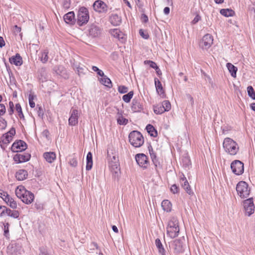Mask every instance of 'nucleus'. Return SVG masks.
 Wrapping results in <instances>:
<instances>
[{
    "mask_svg": "<svg viewBox=\"0 0 255 255\" xmlns=\"http://www.w3.org/2000/svg\"><path fill=\"white\" fill-rule=\"evenodd\" d=\"M163 12L165 14L168 15L170 12V8L169 7H165L163 9Z\"/></svg>",
    "mask_w": 255,
    "mask_h": 255,
    "instance_id": "nucleus-62",
    "label": "nucleus"
},
{
    "mask_svg": "<svg viewBox=\"0 0 255 255\" xmlns=\"http://www.w3.org/2000/svg\"><path fill=\"white\" fill-rule=\"evenodd\" d=\"M146 129L148 133L153 137H156L157 135V132L155 128L151 125H147Z\"/></svg>",
    "mask_w": 255,
    "mask_h": 255,
    "instance_id": "nucleus-36",
    "label": "nucleus"
},
{
    "mask_svg": "<svg viewBox=\"0 0 255 255\" xmlns=\"http://www.w3.org/2000/svg\"><path fill=\"white\" fill-rule=\"evenodd\" d=\"M154 83L156 88V90L158 95L162 98L165 97V94L163 89L162 84L160 81L157 78H154Z\"/></svg>",
    "mask_w": 255,
    "mask_h": 255,
    "instance_id": "nucleus-19",
    "label": "nucleus"
},
{
    "mask_svg": "<svg viewBox=\"0 0 255 255\" xmlns=\"http://www.w3.org/2000/svg\"><path fill=\"white\" fill-rule=\"evenodd\" d=\"M75 14L73 11H70L64 16V20L67 23H72L74 21Z\"/></svg>",
    "mask_w": 255,
    "mask_h": 255,
    "instance_id": "nucleus-29",
    "label": "nucleus"
},
{
    "mask_svg": "<svg viewBox=\"0 0 255 255\" xmlns=\"http://www.w3.org/2000/svg\"><path fill=\"white\" fill-rule=\"evenodd\" d=\"M28 173L26 170L20 169L15 174L16 178L19 181H22L27 178Z\"/></svg>",
    "mask_w": 255,
    "mask_h": 255,
    "instance_id": "nucleus-24",
    "label": "nucleus"
},
{
    "mask_svg": "<svg viewBox=\"0 0 255 255\" xmlns=\"http://www.w3.org/2000/svg\"><path fill=\"white\" fill-rule=\"evenodd\" d=\"M180 182L181 186L189 195H192L193 194L186 178L183 174H182L180 177Z\"/></svg>",
    "mask_w": 255,
    "mask_h": 255,
    "instance_id": "nucleus-15",
    "label": "nucleus"
},
{
    "mask_svg": "<svg viewBox=\"0 0 255 255\" xmlns=\"http://www.w3.org/2000/svg\"><path fill=\"white\" fill-rule=\"evenodd\" d=\"M167 234L171 238L173 239L178 236L179 227L178 221L175 217H172L168 222L166 228Z\"/></svg>",
    "mask_w": 255,
    "mask_h": 255,
    "instance_id": "nucleus-2",
    "label": "nucleus"
},
{
    "mask_svg": "<svg viewBox=\"0 0 255 255\" xmlns=\"http://www.w3.org/2000/svg\"><path fill=\"white\" fill-rule=\"evenodd\" d=\"M89 20V13L88 9L85 7L79 8L77 14V24L82 26L86 24Z\"/></svg>",
    "mask_w": 255,
    "mask_h": 255,
    "instance_id": "nucleus-4",
    "label": "nucleus"
},
{
    "mask_svg": "<svg viewBox=\"0 0 255 255\" xmlns=\"http://www.w3.org/2000/svg\"><path fill=\"white\" fill-rule=\"evenodd\" d=\"M220 13L226 17L232 16L234 15L235 12L232 9L226 8L221 9L220 10Z\"/></svg>",
    "mask_w": 255,
    "mask_h": 255,
    "instance_id": "nucleus-35",
    "label": "nucleus"
},
{
    "mask_svg": "<svg viewBox=\"0 0 255 255\" xmlns=\"http://www.w3.org/2000/svg\"><path fill=\"white\" fill-rule=\"evenodd\" d=\"M94 10L98 12H106L108 10V6L102 0H97L93 4Z\"/></svg>",
    "mask_w": 255,
    "mask_h": 255,
    "instance_id": "nucleus-11",
    "label": "nucleus"
},
{
    "mask_svg": "<svg viewBox=\"0 0 255 255\" xmlns=\"http://www.w3.org/2000/svg\"><path fill=\"white\" fill-rule=\"evenodd\" d=\"M161 207L164 211L169 212L171 211L172 204L169 200H164L161 203Z\"/></svg>",
    "mask_w": 255,
    "mask_h": 255,
    "instance_id": "nucleus-31",
    "label": "nucleus"
},
{
    "mask_svg": "<svg viewBox=\"0 0 255 255\" xmlns=\"http://www.w3.org/2000/svg\"><path fill=\"white\" fill-rule=\"evenodd\" d=\"M6 121L2 118L0 117V129H4L6 127Z\"/></svg>",
    "mask_w": 255,
    "mask_h": 255,
    "instance_id": "nucleus-46",
    "label": "nucleus"
},
{
    "mask_svg": "<svg viewBox=\"0 0 255 255\" xmlns=\"http://www.w3.org/2000/svg\"><path fill=\"white\" fill-rule=\"evenodd\" d=\"M69 164L73 167H76L77 165V161L74 158H72L69 161Z\"/></svg>",
    "mask_w": 255,
    "mask_h": 255,
    "instance_id": "nucleus-53",
    "label": "nucleus"
},
{
    "mask_svg": "<svg viewBox=\"0 0 255 255\" xmlns=\"http://www.w3.org/2000/svg\"><path fill=\"white\" fill-rule=\"evenodd\" d=\"M38 77L39 79L42 82H44L47 80L48 79V75L47 73V70L45 68L42 67L38 70Z\"/></svg>",
    "mask_w": 255,
    "mask_h": 255,
    "instance_id": "nucleus-23",
    "label": "nucleus"
},
{
    "mask_svg": "<svg viewBox=\"0 0 255 255\" xmlns=\"http://www.w3.org/2000/svg\"><path fill=\"white\" fill-rule=\"evenodd\" d=\"M7 193L6 192H3L2 190L0 189V197H4L5 195Z\"/></svg>",
    "mask_w": 255,
    "mask_h": 255,
    "instance_id": "nucleus-64",
    "label": "nucleus"
},
{
    "mask_svg": "<svg viewBox=\"0 0 255 255\" xmlns=\"http://www.w3.org/2000/svg\"><path fill=\"white\" fill-rule=\"evenodd\" d=\"M110 20L112 24L114 26L119 25L122 22V19L118 14H115L111 16Z\"/></svg>",
    "mask_w": 255,
    "mask_h": 255,
    "instance_id": "nucleus-26",
    "label": "nucleus"
},
{
    "mask_svg": "<svg viewBox=\"0 0 255 255\" xmlns=\"http://www.w3.org/2000/svg\"><path fill=\"white\" fill-rule=\"evenodd\" d=\"M37 113H38V115L39 117H42L43 114H44V113H43V109L41 107H38V110L37 111Z\"/></svg>",
    "mask_w": 255,
    "mask_h": 255,
    "instance_id": "nucleus-58",
    "label": "nucleus"
},
{
    "mask_svg": "<svg viewBox=\"0 0 255 255\" xmlns=\"http://www.w3.org/2000/svg\"><path fill=\"white\" fill-rule=\"evenodd\" d=\"M118 91L121 94L126 93L128 91V88L125 86H120L118 87Z\"/></svg>",
    "mask_w": 255,
    "mask_h": 255,
    "instance_id": "nucleus-47",
    "label": "nucleus"
},
{
    "mask_svg": "<svg viewBox=\"0 0 255 255\" xmlns=\"http://www.w3.org/2000/svg\"><path fill=\"white\" fill-rule=\"evenodd\" d=\"M139 33L143 38L147 39L148 38V35L144 33V31L142 29H140Z\"/></svg>",
    "mask_w": 255,
    "mask_h": 255,
    "instance_id": "nucleus-55",
    "label": "nucleus"
},
{
    "mask_svg": "<svg viewBox=\"0 0 255 255\" xmlns=\"http://www.w3.org/2000/svg\"><path fill=\"white\" fill-rule=\"evenodd\" d=\"M238 194L242 198H247L250 195V190L248 184L245 181L239 182L236 186Z\"/></svg>",
    "mask_w": 255,
    "mask_h": 255,
    "instance_id": "nucleus-5",
    "label": "nucleus"
},
{
    "mask_svg": "<svg viewBox=\"0 0 255 255\" xmlns=\"http://www.w3.org/2000/svg\"><path fill=\"white\" fill-rule=\"evenodd\" d=\"M133 96V92L130 91L127 94L124 95L123 96V100L126 103H129L130 101V100L132 98Z\"/></svg>",
    "mask_w": 255,
    "mask_h": 255,
    "instance_id": "nucleus-41",
    "label": "nucleus"
},
{
    "mask_svg": "<svg viewBox=\"0 0 255 255\" xmlns=\"http://www.w3.org/2000/svg\"><path fill=\"white\" fill-rule=\"evenodd\" d=\"M148 62L150 64V67L155 69H158V66L156 64L152 61H148Z\"/></svg>",
    "mask_w": 255,
    "mask_h": 255,
    "instance_id": "nucleus-56",
    "label": "nucleus"
},
{
    "mask_svg": "<svg viewBox=\"0 0 255 255\" xmlns=\"http://www.w3.org/2000/svg\"><path fill=\"white\" fill-rule=\"evenodd\" d=\"M141 19H142V21L144 23L147 22L148 20L147 16L146 15H145V14H142Z\"/></svg>",
    "mask_w": 255,
    "mask_h": 255,
    "instance_id": "nucleus-60",
    "label": "nucleus"
},
{
    "mask_svg": "<svg viewBox=\"0 0 255 255\" xmlns=\"http://www.w3.org/2000/svg\"><path fill=\"white\" fill-rule=\"evenodd\" d=\"M43 157L49 163L53 162L56 159V154L54 152H47L43 153Z\"/></svg>",
    "mask_w": 255,
    "mask_h": 255,
    "instance_id": "nucleus-25",
    "label": "nucleus"
},
{
    "mask_svg": "<svg viewBox=\"0 0 255 255\" xmlns=\"http://www.w3.org/2000/svg\"><path fill=\"white\" fill-rule=\"evenodd\" d=\"M162 105L165 109V111H169L171 109V104L169 101H164L162 103Z\"/></svg>",
    "mask_w": 255,
    "mask_h": 255,
    "instance_id": "nucleus-43",
    "label": "nucleus"
},
{
    "mask_svg": "<svg viewBox=\"0 0 255 255\" xmlns=\"http://www.w3.org/2000/svg\"><path fill=\"white\" fill-rule=\"evenodd\" d=\"M110 33L114 37L118 39L122 42L126 41L125 34L120 29L117 28L112 29L110 30Z\"/></svg>",
    "mask_w": 255,
    "mask_h": 255,
    "instance_id": "nucleus-14",
    "label": "nucleus"
},
{
    "mask_svg": "<svg viewBox=\"0 0 255 255\" xmlns=\"http://www.w3.org/2000/svg\"><path fill=\"white\" fill-rule=\"evenodd\" d=\"M109 167L113 174L116 177L119 175L120 172V164L119 162H109Z\"/></svg>",
    "mask_w": 255,
    "mask_h": 255,
    "instance_id": "nucleus-18",
    "label": "nucleus"
},
{
    "mask_svg": "<svg viewBox=\"0 0 255 255\" xmlns=\"http://www.w3.org/2000/svg\"><path fill=\"white\" fill-rule=\"evenodd\" d=\"M15 134V128H12L8 132L3 136L2 142L4 144L9 143L12 139L13 136Z\"/></svg>",
    "mask_w": 255,
    "mask_h": 255,
    "instance_id": "nucleus-17",
    "label": "nucleus"
},
{
    "mask_svg": "<svg viewBox=\"0 0 255 255\" xmlns=\"http://www.w3.org/2000/svg\"><path fill=\"white\" fill-rule=\"evenodd\" d=\"M128 138L130 143L135 147H139L144 143V138L142 135L137 130L130 132Z\"/></svg>",
    "mask_w": 255,
    "mask_h": 255,
    "instance_id": "nucleus-3",
    "label": "nucleus"
},
{
    "mask_svg": "<svg viewBox=\"0 0 255 255\" xmlns=\"http://www.w3.org/2000/svg\"><path fill=\"white\" fill-rule=\"evenodd\" d=\"M101 82L108 87L111 88L112 86L111 80L106 76L101 78Z\"/></svg>",
    "mask_w": 255,
    "mask_h": 255,
    "instance_id": "nucleus-40",
    "label": "nucleus"
},
{
    "mask_svg": "<svg viewBox=\"0 0 255 255\" xmlns=\"http://www.w3.org/2000/svg\"><path fill=\"white\" fill-rule=\"evenodd\" d=\"M155 244L160 255H166V252L159 239L155 240Z\"/></svg>",
    "mask_w": 255,
    "mask_h": 255,
    "instance_id": "nucleus-28",
    "label": "nucleus"
},
{
    "mask_svg": "<svg viewBox=\"0 0 255 255\" xmlns=\"http://www.w3.org/2000/svg\"><path fill=\"white\" fill-rule=\"evenodd\" d=\"M9 109L8 110V112L9 115H11L13 112V103L12 102L10 101L9 103Z\"/></svg>",
    "mask_w": 255,
    "mask_h": 255,
    "instance_id": "nucleus-54",
    "label": "nucleus"
},
{
    "mask_svg": "<svg viewBox=\"0 0 255 255\" xmlns=\"http://www.w3.org/2000/svg\"><path fill=\"white\" fill-rule=\"evenodd\" d=\"M27 148L26 143L23 140L15 141L12 145L11 149L12 152H18L25 150Z\"/></svg>",
    "mask_w": 255,
    "mask_h": 255,
    "instance_id": "nucleus-9",
    "label": "nucleus"
},
{
    "mask_svg": "<svg viewBox=\"0 0 255 255\" xmlns=\"http://www.w3.org/2000/svg\"><path fill=\"white\" fill-rule=\"evenodd\" d=\"M6 215L13 218H18L19 216V213L16 210H11L7 208L6 211Z\"/></svg>",
    "mask_w": 255,
    "mask_h": 255,
    "instance_id": "nucleus-37",
    "label": "nucleus"
},
{
    "mask_svg": "<svg viewBox=\"0 0 255 255\" xmlns=\"http://www.w3.org/2000/svg\"><path fill=\"white\" fill-rule=\"evenodd\" d=\"M9 61L11 64L17 66L21 65L23 62L22 58L19 54H16L15 56L9 58Z\"/></svg>",
    "mask_w": 255,
    "mask_h": 255,
    "instance_id": "nucleus-20",
    "label": "nucleus"
},
{
    "mask_svg": "<svg viewBox=\"0 0 255 255\" xmlns=\"http://www.w3.org/2000/svg\"><path fill=\"white\" fill-rule=\"evenodd\" d=\"M88 31L90 36L92 37H96L101 34V29L95 24H92L90 26Z\"/></svg>",
    "mask_w": 255,
    "mask_h": 255,
    "instance_id": "nucleus-16",
    "label": "nucleus"
},
{
    "mask_svg": "<svg viewBox=\"0 0 255 255\" xmlns=\"http://www.w3.org/2000/svg\"><path fill=\"white\" fill-rule=\"evenodd\" d=\"M243 206L246 215L251 216L254 213L255 205L253 198L245 200L243 202Z\"/></svg>",
    "mask_w": 255,
    "mask_h": 255,
    "instance_id": "nucleus-7",
    "label": "nucleus"
},
{
    "mask_svg": "<svg viewBox=\"0 0 255 255\" xmlns=\"http://www.w3.org/2000/svg\"><path fill=\"white\" fill-rule=\"evenodd\" d=\"M137 163L143 168H146L148 165V157L143 153H138L135 155Z\"/></svg>",
    "mask_w": 255,
    "mask_h": 255,
    "instance_id": "nucleus-10",
    "label": "nucleus"
},
{
    "mask_svg": "<svg viewBox=\"0 0 255 255\" xmlns=\"http://www.w3.org/2000/svg\"><path fill=\"white\" fill-rule=\"evenodd\" d=\"M248 95L253 99L255 100V91L252 86H250L247 88Z\"/></svg>",
    "mask_w": 255,
    "mask_h": 255,
    "instance_id": "nucleus-42",
    "label": "nucleus"
},
{
    "mask_svg": "<svg viewBox=\"0 0 255 255\" xmlns=\"http://www.w3.org/2000/svg\"><path fill=\"white\" fill-rule=\"evenodd\" d=\"M7 208L4 206H0V216H3L6 213Z\"/></svg>",
    "mask_w": 255,
    "mask_h": 255,
    "instance_id": "nucleus-49",
    "label": "nucleus"
},
{
    "mask_svg": "<svg viewBox=\"0 0 255 255\" xmlns=\"http://www.w3.org/2000/svg\"><path fill=\"white\" fill-rule=\"evenodd\" d=\"M231 168L232 172L238 175L242 174L244 171V163L238 160H236L232 162Z\"/></svg>",
    "mask_w": 255,
    "mask_h": 255,
    "instance_id": "nucleus-8",
    "label": "nucleus"
},
{
    "mask_svg": "<svg viewBox=\"0 0 255 255\" xmlns=\"http://www.w3.org/2000/svg\"><path fill=\"white\" fill-rule=\"evenodd\" d=\"M63 6L66 8H68L70 6V0H64Z\"/></svg>",
    "mask_w": 255,
    "mask_h": 255,
    "instance_id": "nucleus-59",
    "label": "nucleus"
},
{
    "mask_svg": "<svg viewBox=\"0 0 255 255\" xmlns=\"http://www.w3.org/2000/svg\"><path fill=\"white\" fill-rule=\"evenodd\" d=\"M29 104L31 108H33L35 107V103L33 101V98L31 95L29 96Z\"/></svg>",
    "mask_w": 255,
    "mask_h": 255,
    "instance_id": "nucleus-52",
    "label": "nucleus"
},
{
    "mask_svg": "<svg viewBox=\"0 0 255 255\" xmlns=\"http://www.w3.org/2000/svg\"><path fill=\"white\" fill-rule=\"evenodd\" d=\"M2 199L12 209H16L17 208L16 202L6 194L4 197H2Z\"/></svg>",
    "mask_w": 255,
    "mask_h": 255,
    "instance_id": "nucleus-22",
    "label": "nucleus"
},
{
    "mask_svg": "<svg viewBox=\"0 0 255 255\" xmlns=\"http://www.w3.org/2000/svg\"><path fill=\"white\" fill-rule=\"evenodd\" d=\"M87 164H86V170H90L91 169L93 166V160H92V154L91 152H89L87 155L86 157Z\"/></svg>",
    "mask_w": 255,
    "mask_h": 255,
    "instance_id": "nucleus-33",
    "label": "nucleus"
},
{
    "mask_svg": "<svg viewBox=\"0 0 255 255\" xmlns=\"http://www.w3.org/2000/svg\"><path fill=\"white\" fill-rule=\"evenodd\" d=\"M16 196L20 199L21 197H23L24 193H28V191L25 189L23 186H18L15 191Z\"/></svg>",
    "mask_w": 255,
    "mask_h": 255,
    "instance_id": "nucleus-27",
    "label": "nucleus"
},
{
    "mask_svg": "<svg viewBox=\"0 0 255 255\" xmlns=\"http://www.w3.org/2000/svg\"><path fill=\"white\" fill-rule=\"evenodd\" d=\"M117 122L120 125H126L128 123V119L125 118L123 115L122 112L120 111L119 110H118L117 113Z\"/></svg>",
    "mask_w": 255,
    "mask_h": 255,
    "instance_id": "nucleus-30",
    "label": "nucleus"
},
{
    "mask_svg": "<svg viewBox=\"0 0 255 255\" xmlns=\"http://www.w3.org/2000/svg\"><path fill=\"white\" fill-rule=\"evenodd\" d=\"M223 146L225 151L231 155H236L239 150L238 143L229 137L224 139Z\"/></svg>",
    "mask_w": 255,
    "mask_h": 255,
    "instance_id": "nucleus-1",
    "label": "nucleus"
},
{
    "mask_svg": "<svg viewBox=\"0 0 255 255\" xmlns=\"http://www.w3.org/2000/svg\"><path fill=\"white\" fill-rule=\"evenodd\" d=\"M48 51L47 50H44L42 52H41L39 58L40 61L43 63H45L48 61Z\"/></svg>",
    "mask_w": 255,
    "mask_h": 255,
    "instance_id": "nucleus-38",
    "label": "nucleus"
},
{
    "mask_svg": "<svg viewBox=\"0 0 255 255\" xmlns=\"http://www.w3.org/2000/svg\"><path fill=\"white\" fill-rule=\"evenodd\" d=\"M149 152L151 157V158L156 167L158 166H159V163L157 159L156 158V156L155 152L153 151L152 147L150 148H149Z\"/></svg>",
    "mask_w": 255,
    "mask_h": 255,
    "instance_id": "nucleus-34",
    "label": "nucleus"
},
{
    "mask_svg": "<svg viewBox=\"0 0 255 255\" xmlns=\"http://www.w3.org/2000/svg\"><path fill=\"white\" fill-rule=\"evenodd\" d=\"M213 43V36L210 34H205L199 43V46L202 49L207 50Z\"/></svg>",
    "mask_w": 255,
    "mask_h": 255,
    "instance_id": "nucleus-6",
    "label": "nucleus"
},
{
    "mask_svg": "<svg viewBox=\"0 0 255 255\" xmlns=\"http://www.w3.org/2000/svg\"><path fill=\"white\" fill-rule=\"evenodd\" d=\"M153 111L156 114H161L165 112V110L163 107L162 104L154 106L153 108Z\"/></svg>",
    "mask_w": 255,
    "mask_h": 255,
    "instance_id": "nucleus-39",
    "label": "nucleus"
},
{
    "mask_svg": "<svg viewBox=\"0 0 255 255\" xmlns=\"http://www.w3.org/2000/svg\"><path fill=\"white\" fill-rule=\"evenodd\" d=\"M5 45V41L2 37L0 36V47L2 48Z\"/></svg>",
    "mask_w": 255,
    "mask_h": 255,
    "instance_id": "nucleus-61",
    "label": "nucleus"
},
{
    "mask_svg": "<svg viewBox=\"0 0 255 255\" xmlns=\"http://www.w3.org/2000/svg\"><path fill=\"white\" fill-rule=\"evenodd\" d=\"M39 255H48L47 253L44 250L42 249H40V253Z\"/></svg>",
    "mask_w": 255,
    "mask_h": 255,
    "instance_id": "nucleus-63",
    "label": "nucleus"
},
{
    "mask_svg": "<svg viewBox=\"0 0 255 255\" xmlns=\"http://www.w3.org/2000/svg\"><path fill=\"white\" fill-rule=\"evenodd\" d=\"M28 193H24L23 197H21V201L26 204H29L32 203L34 200V194L31 192L28 191Z\"/></svg>",
    "mask_w": 255,
    "mask_h": 255,
    "instance_id": "nucleus-21",
    "label": "nucleus"
},
{
    "mask_svg": "<svg viewBox=\"0 0 255 255\" xmlns=\"http://www.w3.org/2000/svg\"><path fill=\"white\" fill-rule=\"evenodd\" d=\"M108 156H109V162H119V159L117 155L116 154H114L112 156H111L108 152Z\"/></svg>",
    "mask_w": 255,
    "mask_h": 255,
    "instance_id": "nucleus-45",
    "label": "nucleus"
},
{
    "mask_svg": "<svg viewBox=\"0 0 255 255\" xmlns=\"http://www.w3.org/2000/svg\"><path fill=\"white\" fill-rule=\"evenodd\" d=\"M70 115L68 120L69 125L71 126H75L78 124V121L79 113L78 110L72 109L70 111Z\"/></svg>",
    "mask_w": 255,
    "mask_h": 255,
    "instance_id": "nucleus-13",
    "label": "nucleus"
},
{
    "mask_svg": "<svg viewBox=\"0 0 255 255\" xmlns=\"http://www.w3.org/2000/svg\"><path fill=\"white\" fill-rule=\"evenodd\" d=\"M179 188L176 184L172 185L170 188V191L173 194L178 193L179 192Z\"/></svg>",
    "mask_w": 255,
    "mask_h": 255,
    "instance_id": "nucleus-48",
    "label": "nucleus"
},
{
    "mask_svg": "<svg viewBox=\"0 0 255 255\" xmlns=\"http://www.w3.org/2000/svg\"><path fill=\"white\" fill-rule=\"evenodd\" d=\"M9 224L8 223H5L3 224L4 235L6 237H7L9 236Z\"/></svg>",
    "mask_w": 255,
    "mask_h": 255,
    "instance_id": "nucleus-44",
    "label": "nucleus"
},
{
    "mask_svg": "<svg viewBox=\"0 0 255 255\" xmlns=\"http://www.w3.org/2000/svg\"><path fill=\"white\" fill-rule=\"evenodd\" d=\"M15 109L17 112L19 114L21 113L22 112V109L21 108V106L19 104H16L15 105Z\"/></svg>",
    "mask_w": 255,
    "mask_h": 255,
    "instance_id": "nucleus-57",
    "label": "nucleus"
},
{
    "mask_svg": "<svg viewBox=\"0 0 255 255\" xmlns=\"http://www.w3.org/2000/svg\"><path fill=\"white\" fill-rule=\"evenodd\" d=\"M226 66L228 70L231 73V76L234 78H236L237 71L238 70L237 68L230 63H227Z\"/></svg>",
    "mask_w": 255,
    "mask_h": 255,
    "instance_id": "nucleus-32",
    "label": "nucleus"
},
{
    "mask_svg": "<svg viewBox=\"0 0 255 255\" xmlns=\"http://www.w3.org/2000/svg\"><path fill=\"white\" fill-rule=\"evenodd\" d=\"M5 107L3 104H0V117L5 113Z\"/></svg>",
    "mask_w": 255,
    "mask_h": 255,
    "instance_id": "nucleus-51",
    "label": "nucleus"
},
{
    "mask_svg": "<svg viewBox=\"0 0 255 255\" xmlns=\"http://www.w3.org/2000/svg\"><path fill=\"white\" fill-rule=\"evenodd\" d=\"M183 165L184 166H188L190 164V161L188 157H185L182 159Z\"/></svg>",
    "mask_w": 255,
    "mask_h": 255,
    "instance_id": "nucleus-50",
    "label": "nucleus"
},
{
    "mask_svg": "<svg viewBox=\"0 0 255 255\" xmlns=\"http://www.w3.org/2000/svg\"><path fill=\"white\" fill-rule=\"evenodd\" d=\"M31 155L28 153H20L16 154L13 157V160L17 163H22L28 161Z\"/></svg>",
    "mask_w": 255,
    "mask_h": 255,
    "instance_id": "nucleus-12",
    "label": "nucleus"
}]
</instances>
